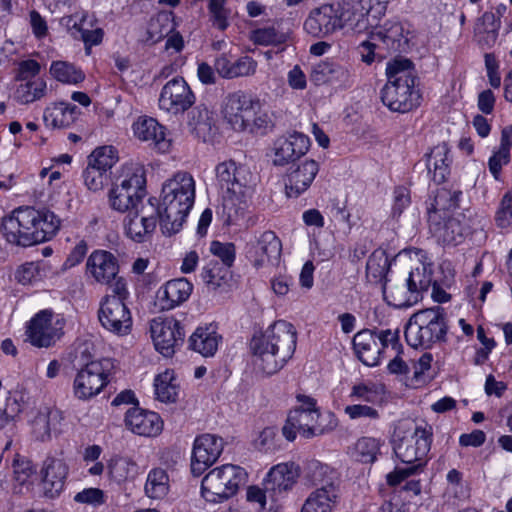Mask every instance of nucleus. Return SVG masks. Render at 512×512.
Listing matches in <instances>:
<instances>
[{
    "label": "nucleus",
    "instance_id": "obj_1",
    "mask_svg": "<svg viewBox=\"0 0 512 512\" xmlns=\"http://www.w3.org/2000/svg\"><path fill=\"white\" fill-rule=\"evenodd\" d=\"M59 227L60 220L53 212L22 206L1 219L0 232L9 244L29 247L50 240Z\"/></svg>",
    "mask_w": 512,
    "mask_h": 512
},
{
    "label": "nucleus",
    "instance_id": "obj_2",
    "mask_svg": "<svg viewBox=\"0 0 512 512\" xmlns=\"http://www.w3.org/2000/svg\"><path fill=\"white\" fill-rule=\"evenodd\" d=\"M296 343L297 332L294 326L285 320L275 321L251 339L250 348L255 357V365L266 375L277 373L292 358Z\"/></svg>",
    "mask_w": 512,
    "mask_h": 512
},
{
    "label": "nucleus",
    "instance_id": "obj_3",
    "mask_svg": "<svg viewBox=\"0 0 512 512\" xmlns=\"http://www.w3.org/2000/svg\"><path fill=\"white\" fill-rule=\"evenodd\" d=\"M195 201V181L188 172H178L165 181L161 201H153L163 234L172 235L181 229Z\"/></svg>",
    "mask_w": 512,
    "mask_h": 512
},
{
    "label": "nucleus",
    "instance_id": "obj_4",
    "mask_svg": "<svg viewBox=\"0 0 512 512\" xmlns=\"http://www.w3.org/2000/svg\"><path fill=\"white\" fill-rule=\"evenodd\" d=\"M387 83L381 90V100L391 111L407 113L420 105L421 94L415 88L417 75L414 64L407 58H395L386 66Z\"/></svg>",
    "mask_w": 512,
    "mask_h": 512
},
{
    "label": "nucleus",
    "instance_id": "obj_5",
    "mask_svg": "<svg viewBox=\"0 0 512 512\" xmlns=\"http://www.w3.org/2000/svg\"><path fill=\"white\" fill-rule=\"evenodd\" d=\"M216 181L222 193L223 207L228 210V216L237 205L245 204L252 196L256 186V178L250 169L233 160L219 163L215 168Z\"/></svg>",
    "mask_w": 512,
    "mask_h": 512
},
{
    "label": "nucleus",
    "instance_id": "obj_6",
    "mask_svg": "<svg viewBox=\"0 0 512 512\" xmlns=\"http://www.w3.org/2000/svg\"><path fill=\"white\" fill-rule=\"evenodd\" d=\"M448 331L444 308H428L414 313L405 328L407 344L413 348L428 349L444 342Z\"/></svg>",
    "mask_w": 512,
    "mask_h": 512
},
{
    "label": "nucleus",
    "instance_id": "obj_7",
    "mask_svg": "<svg viewBox=\"0 0 512 512\" xmlns=\"http://www.w3.org/2000/svg\"><path fill=\"white\" fill-rule=\"evenodd\" d=\"M145 185L146 178L142 167L127 168L124 177L118 178L108 193L110 207L120 213L138 212V208L144 205Z\"/></svg>",
    "mask_w": 512,
    "mask_h": 512
},
{
    "label": "nucleus",
    "instance_id": "obj_8",
    "mask_svg": "<svg viewBox=\"0 0 512 512\" xmlns=\"http://www.w3.org/2000/svg\"><path fill=\"white\" fill-rule=\"evenodd\" d=\"M246 478V471L238 465L216 467L203 477L201 494L208 502L221 503L234 496Z\"/></svg>",
    "mask_w": 512,
    "mask_h": 512
},
{
    "label": "nucleus",
    "instance_id": "obj_9",
    "mask_svg": "<svg viewBox=\"0 0 512 512\" xmlns=\"http://www.w3.org/2000/svg\"><path fill=\"white\" fill-rule=\"evenodd\" d=\"M431 426H415L406 431L397 430L393 438V451L405 464L426 462L432 443Z\"/></svg>",
    "mask_w": 512,
    "mask_h": 512
},
{
    "label": "nucleus",
    "instance_id": "obj_10",
    "mask_svg": "<svg viewBox=\"0 0 512 512\" xmlns=\"http://www.w3.org/2000/svg\"><path fill=\"white\" fill-rule=\"evenodd\" d=\"M297 399L302 405L289 413L282 428L284 437L288 441H293L297 432L307 439L323 434L324 428L318 424L320 412L315 407L316 401L306 395H298Z\"/></svg>",
    "mask_w": 512,
    "mask_h": 512
},
{
    "label": "nucleus",
    "instance_id": "obj_11",
    "mask_svg": "<svg viewBox=\"0 0 512 512\" xmlns=\"http://www.w3.org/2000/svg\"><path fill=\"white\" fill-rule=\"evenodd\" d=\"M113 369L111 359L91 361L77 373L74 380V394L78 399L87 400L98 393L108 383V377Z\"/></svg>",
    "mask_w": 512,
    "mask_h": 512
},
{
    "label": "nucleus",
    "instance_id": "obj_12",
    "mask_svg": "<svg viewBox=\"0 0 512 512\" xmlns=\"http://www.w3.org/2000/svg\"><path fill=\"white\" fill-rule=\"evenodd\" d=\"M64 324L63 318H57L53 321L51 311H40L30 321L27 329L28 339L33 346L48 348L60 339Z\"/></svg>",
    "mask_w": 512,
    "mask_h": 512
},
{
    "label": "nucleus",
    "instance_id": "obj_13",
    "mask_svg": "<svg viewBox=\"0 0 512 512\" xmlns=\"http://www.w3.org/2000/svg\"><path fill=\"white\" fill-rule=\"evenodd\" d=\"M260 109V102L251 95L236 91L227 95L223 106V115L235 131H245L247 123L254 116V110Z\"/></svg>",
    "mask_w": 512,
    "mask_h": 512
},
{
    "label": "nucleus",
    "instance_id": "obj_14",
    "mask_svg": "<svg viewBox=\"0 0 512 512\" xmlns=\"http://www.w3.org/2000/svg\"><path fill=\"white\" fill-rule=\"evenodd\" d=\"M282 243L275 232L267 230L247 244V257L254 267L262 268L279 262Z\"/></svg>",
    "mask_w": 512,
    "mask_h": 512
},
{
    "label": "nucleus",
    "instance_id": "obj_15",
    "mask_svg": "<svg viewBox=\"0 0 512 512\" xmlns=\"http://www.w3.org/2000/svg\"><path fill=\"white\" fill-rule=\"evenodd\" d=\"M195 102V96L186 81L176 77L168 81L162 88L159 97L160 109L177 115L188 110Z\"/></svg>",
    "mask_w": 512,
    "mask_h": 512
},
{
    "label": "nucleus",
    "instance_id": "obj_16",
    "mask_svg": "<svg viewBox=\"0 0 512 512\" xmlns=\"http://www.w3.org/2000/svg\"><path fill=\"white\" fill-rule=\"evenodd\" d=\"M154 346L165 357H171L184 341V331L174 318L154 319L151 324Z\"/></svg>",
    "mask_w": 512,
    "mask_h": 512
},
{
    "label": "nucleus",
    "instance_id": "obj_17",
    "mask_svg": "<svg viewBox=\"0 0 512 512\" xmlns=\"http://www.w3.org/2000/svg\"><path fill=\"white\" fill-rule=\"evenodd\" d=\"M101 325L117 335H126L132 327L130 310L120 298H105L98 311Z\"/></svg>",
    "mask_w": 512,
    "mask_h": 512
},
{
    "label": "nucleus",
    "instance_id": "obj_18",
    "mask_svg": "<svg viewBox=\"0 0 512 512\" xmlns=\"http://www.w3.org/2000/svg\"><path fill=\"white\" fill-rule=\"evenodd\" d=\"M223 451V440L212 434H204L194 441L191 472L200 476L220 457Z\"/></svg>",
    "mask_w": 512,
    "mask_h": 512
},
{
    "label": "nucleus",
    "instance_id": "obj_19",
    "mask_svg": "<svg viewBox=\"0 0 512 512\" xmlns=\"http://www.w3.org/2000/svg\"><path fill=\"white\" fill-rule=\"evenodd\" d=\"M299 474V466L293 462L277 464L269 470L264 479L265 491L272 499L277 500L292 489Z\"/></svg>",
    "mask_w": 512,
    "mask_h": 512
},
{
    "label": "nucleus",
    "instance_id": "obj_20",
    "mask_svg": "<svg viewBox=\"0 0 512 512\" xmlns=\"http://www.w3.org/2000/svg\"><path fill=\"white\" fill-rule=\"evenodd\" d=\"M156 198H150L146 205H141L137 211H134V217L128 216L124 226L128 237L136 242H143L146 235L151 234L155 228L159 217L155 209ZM129 215H131L129 213Z\"/></svg>",
    "mask_w": 512,
    "mask_h": 512
},
{
    "label": "nucleus",
    "instance_id": "obj_21",
    "mask_svg": "<svg viewBox=\"0 0 512 512\" xmlns=\"http://www.w3.org/2000/svg\"><path fill=\"white\" fill-rule=\"evenodd\" d=\"M309 147V138L300 132L280 137L274 142L272 162L275 166H284L306 154Z\"/></svg>",
    "mask_w": 512,
    "mask_h": 512
},
{
    "label": "nucleus",
    "instance_id": "obj_22",
    "mask_svg": "<svg viewBox=\"0 0 512 512\" xmlns=\"http://www.w3.org/2000/svg\"><path fill=\"white\" fill-rule=\"evenodd\" d=\"M69 467L63 459L47 457L41 468L42 488L48 498H56L63 491Z\"/></svg>",
    "mask_w": 512,
    "mask_h": 512
},
{
    "label": "nucleus",
    "instance_id": "obj_23",
    "mask_svg": "<svg viewBox=\"0 0 512 512\" xmlns=\"http://www.w3.org/2000/svg\"><path fill=\"white\" fill-rule=\"evenodd\" d=\"M125 425L134 434L145 437H155L163 429V421L157 413L139 407H132L126 412Z\"/></svg>",
    "mask_w": 512,
    "mask_h": 512
},
{
    "label": "nucleus",
    "instance_id": "obj_24",
    "mask_svg": "<svg viewBox=\"0 0 512 512\" xmlns=\"http://www.w3.org/2000/svg\"><path fill=\"white\" fill-rule=\"evenodd\" d=\"M62 420V413L58 409L40 408L30 421L31 433L38 441H49L61 432Z\"/></svg>",
    "mask_w": 512,
    "mask_h": 512
},
{
    "label": "nucleus",
    "instance_id": "obj_25",
    "mask_svg": "<svg viewBox=\"0 0 512 512\" xmlns=\"http://www.w3.org/2000/svg\"><path fill=\"white\" fill-rule=\"evenodd\" d=\"M319 171V164L314 160H306L291 169L285 180L286 194L290 198H297L305 192Z\"/></svg>",
    "mask_w": 512,
    "mask_h": 512
},
{
    "label": "nucleus",
    "instance_id": "obj_26",
    "mask_svg": "<svg viewBox=\"0 0 512 512\" xmlns=\"http://www.w3.org/2000/svg\"><path fill=\"white\" fill-rule=\"evenodd\" d=\"M87 272L99 283L110 284L119 272L117 258L108 251L96 250L87 260Z\"/></svg>",
    "mask_w": 512,
    "mask_h": 512
},
{
    "label": "nucleus",
    "instance_id": "obj_27",
    "mask_svg": "<svg viewBox=\"0 0 512 512\" xmlns=\"http://www.w3.org/2000/svg\"><path fill=\"white\" fill-rule=\"evenodd\" d=\"M305 30L314 37L323 38L339 29L333 4L313 10L304 22Z\"/></svg>",
    "mask_w": 512,
    "mask_h": 512
},
{
    "label": "nucleus",
    "instance_id": "obj_28",
    "mask_svg": "<svg viewBox=\"0 0 512 512\" xmlns=\"http://www.w3.org/2000/svg\"><path fill=\"white\" fill-rule=\"evenodd\" d=\"M310 80L315 85L326 83L338 84L339 86H351L352 74L350 70L333 61H321L312 67Z\"/></svg>",
    "mask_w": 512,
    "mask_h": 512
},
{
    "label": "nucleus",
    "instance_id": "obj_29",
    "mask_svg": "<svg viewBox=\"0 0 512 512\" xmlns=\"http://www.w3.org/2000/svg\"><path fill=\"white\" fill-rule=\"evenodd\" d=\"M353 348L363 364L367 366L378 365L382 352L376 331L369 329L359 331L353 337Z\"/></svg>",
    "mask_w": 512,
    "mask_h": 512
},
{
    "label": "nucleus",
    "instance_id": "obj_30",
    "mask_svg": "<svg viewBox=\"0 0 512 512\" xmlns=\"http://www.w3.org/2000/svg\"><path fill=\"white\" fill-rule=\"evenodd\" d=\"M303 480L305 485L316 487V489H338L336 471L317 460H311L306 464Z\"/></svg>",
    "mask_w": 512,
    "mask_h": 512
},
{
    "label": "nucleus",
    "instance_id": "obj_31",
    "mask_svg": "<svg viewBox=\"0 0 512 512\" xmlns=\"http://www.w3.org/2000/svg\"><path fill=\"white\" fill-rule=\"evenodd\" d=\"M192 284L185 278L168 281L157 293L160 308L171 310L185 302L192 292Z\"/></svg>",
    "mask_w": 512,
    "mask_h": 512
},
{
    "label": "nucleus",
    "instance_id": "obj_32",
    "mask_svg": "<svg viewBox=\"0 0 512 512\" xmlns=\"http://www.w3.org/2000/svg\"><path fill=\"white\" fill-rule=\"evenodd\" d=\"M135 136L142 141H151L161 152L170 148V140L166 138V129L154 118H139L133 125Z\"/></svg>",
    "mask_w": 512,
    "mask_h": 512
},
{
    "label": "nucleus",
    "instance_id": "obj_33",
    "mask_svg": "<svg viewBox=\"0 0 512 512\" xmlns=\"http://www.w3.org/2000/svg\"><path fill=\"white\" fill-rule=\"evenodd\" d=\"M188 127L191 133L203 142L213 140L217 133L214 116L205 106H196L189 113Z\"/></svg>",
    "mask_w": 512,
    "mask_h": 512
},
{
    "label": "nucleus",
    "instance_id": "obj_34",
    "mask_svg": "<svg viewBox=\"0 0 512 512\" xmlns=\"http://www.w3.org/2000/svg\"><path fill=\"white\" fill-rule=\"evenodd\" d=\"M426 157V165L429 173L432 174V180L436 184L445 182L450 174V164L452 162L447 143L443 142L434 146L430 153L426 154Z\"/></svg>",
    "mask_w": 512,
    "mask_h": 512
},
{
    "label": "nucleus",
    "instance_id": "obj_35",
    "mask_svg": "<svg viewBox=\"0 0 512 512\" xmlns=\"http://www.w3.org/2000/svg\"><path fill=\"white\" fill-rule=\"evenodd\" d=\"M221 339L212 325L198 327L189 338V347L204 357H210L217 351Z\"/></svg>",
    "mask_w": 512,
    "mask_h": 512
},
{
    "label": "nucleus",
    "instance_id": "obj_36",
    "mask_svg": "<svg viewBox=\"0 0 512 512\" xmlns=\"http://www.w3.org/2000/svg\"><path fill=\"white\" fill-rule=\"evenodd\" d=\"M403 32L404 29L400 23H385L378 30L372 32L371 39L382 42L389 51L401 52L408 44V39Z\"/></svg>",
    "mask_w": 512,
    "mask_h": 512
},
{
    "label": "nucleus",
    "instance_id": "obj_37",
    "mask_svg": "<svg viewBox=\"0 0 512 512\" xmlns=\"http://www.w3.org/2000/svg\"><path fill=\"white\" fill-rule=\"evenodd\" d=\"M78 114L79 109L77 106L60 102L47 107L44 111L43 119L48 127L67 128L75 122Z\"/></svg>",
    "mask_w": 512,
    "mask_h": 512
},
{
    "label": "nucleus",
    "instance_id": "obj_38",
    "mask_svg": "<svg viewBox=\"0 0 512 512\" xmlns=\"http://www.w3.org/2000/svg\"><path fill=\"white\" fill-rule=\"evenodd\" d=\"M382 293L387 304L396 308L410 307L418 302L417 293L402 282L388 285L387 280L382 284Z\"/></svg>",
    "mask_w": 512,
    "mask_h": 512
},
{
    "label": "nucleus",
    "instance_id": "obj_39",
    "mask_svg": "<svg viewBox=\"0 0 512 512\" xmlns=\"http://www.w3.org/2000/svg\"><path fill=\"white\" fill-rule=\"evenodd\" d=\"M338 498V489H315L305 500L301 512H332Z\"/></svg>",
    "mask_w": 512,
    "mask_h": 512
},
{
    "label": "nucleus",
    "instance_id": "obj_40",
    "mask_svg": "<svg viewBox=\"0 0 512 512\" xmlns=\"http://www.w3.org/2000/svg\"><path fill=\"white\" fill-rule=\"evenodd\" d=\"M391 262L385 250L376 249L368 258L366 264V277L371 283H381L387 281V273Z\"/></svg>",
    "mask_w": 512,
    "mask_h": 512
},
{
    "label": "nucleus",
    "instance_id": "obj_41",
    "mask_svg": "<svg viewBox=\"0 0 512 512\" xmlns=\"http://www.w3.org/2000/svg\"><path fill=\"white\" fill-rule=\"evenodd\" d=\"M47 85L43 79L21 81L16 87L13 98L19 104L27 105L43 98Z\"/></svg>",
    "mask_w": 512,
    "mask_h": 512
},
{
    "label": "nucleus",
    "instance_id": "obj_42",
    "mask_svg": "<svg viewBox=\"0 0 512 512\" xmlns=\"http://www.w3.org/2000/svg\"><path fill=\"white\" fill-rule=\"evenodd\" d=\"M429 228L435 237L445 243L456 242V229L459 222L455 218L444 219L440 214L430 213L428 217Z\"/></svg>",
    "mask_w": 512,
    "mask_h": 512
},
{
    "label": "nucleus",
    "instance_id": "obj_43",
    "mask_svg": "<svg viewBox=\"0 0 512 512\" xmlns=\"http://www.w3.org/2000/svg\"><path fill=\"white\" fill-rule=\"evenodd\" d=\"M108 474L117 483L134 478L138 473L137 464L127 457H114L107 465Z\"/></svg>",
    "mask_w": 512,
    "mask_h": 512
},
{
    "label": "nucleus",
    "instance_id": "obj_44",
    "mask_svg": "<svg viewBox=\"0 0 512 512\" xmlns=\"http://www.w3.org/2000/svg\"><path fill=\"white\" fill-rule=\"evenodd\" d=\"M169 490V477L161 468L152 469L147 476L145 493L149 498L162 499Z\"/></svg>",
    "mask_w": 512,
    "mask_h": 512
},
{
    "label": "nucleus",
    "instance_id": "obj_45",
    "mask_svg": "<svg viewBox=\"0 0 512 512\" xmlns=\"http://www.w3.org/2000/svg\"><path fill=\"white\" fill-rule=\"evenodd\" d=\"M156 398L164 403L175 402L178 397V385L174 383V375L171 371L159 374L154 380Z\"/></svg>",
    "mask_w": 512,
    "mask_h": 512
},
{
    "label": "nucleus",
    "instance_id": "obj_46",
    "mask_svg": "<svg viewBox=\"0 0 512 512\" xmlns=\"http://www.w3.org/2000/svg\"><path fill=\"white\" fill-rule=\"evenodd\" d=\"M172 30L173 24L169 15L165 13L157 14L148 23L145 41L149 44H156L168 36Z\"/></svg>",
    "mask_w": 512,
    "mask_h": 512
},
{
    "label": "nucleus",
    "instance_id": "obj_47",
    "mask_svg": "<svg viewBox=\"0 0 512 512\" xmlns=\"http://www.w3.org/2000/svg\"><path fill=\"white\" fill-rule=\"evenodd\" d=\"M50 73L58 81L68 84H77L85 79L81 69L66 61L52 62Z\"/></svg>",
    "mask_w": 512,
    "mask_h": 512
},
{
    "label": "nucleus",
    "instance_id": "obj_48",
    "mask_svg": "<svg viewBox=\"0 0 512 512\" xmlns=\"http://www.w3.org/2000/svg\"><path fill=\"white\" fill-rule=\"evenodd\" d=\"M462 195L460 190H449L440 188L437 190L434 197V202L431 208L428 209V216L430 213L439 214V212H446L456 209L459 206V199Z\"/></svg>",
    "mask_w": 512,
    "mask_h": 512
},
{
    "label": "nucleus",
    "instance_id": "obj_49",
    "mask_svg": "<svg viewBox=\"0 0 512 512\" xmlns=\"http://www.w3.org/2000/svg\"><path fill=\"white\" fill-rule=\"evenodd\" d=\"M433 282L432 271L425 265H420L411 270L406 279V285L417 293L418 301L421 299V294L427 291Z\"/></svg>",
    "mask_w": 512,
    "mask_h": 512
},
{
    "label": "nucleus",
    "instance_id": "obj_50",
    "mask_svg": "<svg viewBox=\"0 0 512 512\" xmlns=\"http://www.w3.org/2000/svg\"><path fill=\"white\" fill-rule=\"evenodd\" d=\"M117 157L115 155V150L112 146H103L96 148L89 156H88V166L98 168L99 170L108 173V171L113 167L116 163Z\"/></svg>",
    "mask_w": 512,
    "mask_h": 512
},
{
    "label": "nucleus",
    "instance_id": "obj_51",
    "mask_svg": "<svg viewBox=\"0 0 512 512\" xmlns=\"http://www.w3.org/2000/svg\"><path fill=\"white\" fill-rule=\"evenodd\" d=\"M86 18L83 17L80 22H75L72 26L73 35L75 38L81 39L85 44L86 53L89 54L91 47L93 45H98L102 42L103 39V30L101 28H96L93 30H89L85 27Z\"/></svg>",
    "mask_w": 512,
    "mask_h": 512
},
{
    "label": "nucleus",
    "instance_id": "obj_52",
    "mask_svg": "<svg viewBox=\"0 0 512 512\" xmlns=\"http://www.w3.org/2000/svg\"><path fill=\"white\" fill-rule=\"evenodd\" d=\"M379 452V442L372 437H362L354 448V457L362 463H372Z\"/></svg>",
    "mask_w": 512,
    "mask_h": 512
},
{
    "label": "nucleus",
    "instance_id": "obj_53",
    "mask_svg": "<svg viewBox=\"0 0 512 512\" xmlns=\"http://www.w3.org/2000/svg\"><path fill=\"white\" fill-rule=\"evenodd\" d=\"M250 40L262 46L279 45L286 41V36L274 27H263L252 30Z\"/></svg>",
    "mask_w": 512,
    "mask_h": 512
},
{
    "label": "nucleus",
    "instance_id": "obj_54",
    "mask_svg": "<svg viewBox=\"0 0 512 512\" xmlns=\"http://www.w3.org/2000/svg\"><path fill=\"white\" fill-rule=\"evenodd\" d=\"M227 274V269L220 265L216 260H211L203 267L201 278L204 283L211 289L216 290L222 285Z\"/></svg>",
    "mask_w": 512,
    "mask_h": 512
},
{
    "label": "nucleus",
    "instance_id": "obj_55",
    "mask_svg": "<svg viewBox=\"0 0 512 512\" xmlns=\"http://www.w3.org/2000/svg\"><path fill=\"white\" fill-rule=\"evenodd\" d=\"M386 0H361V13L360 18L357 20L356 24L353 26V31L357 33H361L365 31L368 27V16L369 14L375 10L376 13L381 14L385 10Z\"/></svg>",
    "mask_w": 512,
    "mask_h": 512
},
{
    "label": "nucleus",
    "instance_id": "obj_56",
    "mask_svg": "<svg viewBox=\"0 0 512 512\" xmlns=\"http://www.w3.org/2000/svg\"><path fill=\"white\" fill-rule=\"evenodd\" d=\"M83 179L84 184L89 190L97 192L102 190L108 183L109 174L99 170V167L94 168L87 165L86 169L83 171Z\"/></svg>",
    "mask_w": 512,
    "mask_h": 512
},
{
    "label": "nucleus",
    "instance_id": "obj_57",
    "mask_svg": "<svg viewBox=\"0 0 512 512\" xmlns=\"http://www.w3.org/2000/svg\"><path fill=\"white\" fill-rule=\"evenodd\" d=\"M209 22L211 26L220 31H225L230 26L231 10L226 6H209Z\"/></svg>",
    "mask_w": 512,
    "mask_h": 512
},
{
    "label": "nucleus",
    "instance_id": "obj_58",
    "mask_svg": "<svg viewBox=\"0 0 512 512\" xmlns=\"http://www.w3.org/2000/svg\"><path fill=\"white\" fill-rule=\"evenodd\" d=\"M510 150L501 142L497 151L489 158L488 167L495 180H499L502 167L510 162Z\"/></svg>",
    "mask_w": 512,
    "mask_h": 512
},
{
    "label": "nucleus",
    "instance_id": "obj_59",
    "mask_svg": "<svg viewBox=\"0 0 512 512\" xmlns=\"http://www.w3.org/2000/svg\"><path fill=\"white\" fill-rule=\"evenodd\" d=\"M495 223L498 228H508L512 224V193L507 192L496 211Z\"/></svg>",
    "mask_w": 512,
    "mask_h": 512
},
{
    "label": "nucleus",
    "instance_id": "obj_60",
    "mask_svg": "<svg viewBox=\"0 0 512 512\" xmlns=\"http://www.w3.org/2000/svg\"><path fill=\"white\" fill-rule=\"evenodd\" d=\"M408 465L409 466L405 468L396 467L391 473H389L387 475L388 485L397 486L409 476L420 473L425 467L426 462H419Z\"/></svg>",
    "mask_w": 512,
    "mask_h": 512
},
{
    "label": "nucleus",
    "instance_id": "obj_61",
    "mask_svg": "<svg viewBox=\"0 0 512 512\" xmlns=\"http://www.w3.org/2000/svg\"><path fill=\"white\" fill-rule=\"evenodd\" d=\"M210 251L213 255L218 257L226 268L233 265L235 260V245L233 243H221L213 241L210 245Z\"/></svg>",
    "mask_w": 512,
    "mask_h": 512
},
{
    "label": "nucleus",
    "instance_id": "obj_62",
    "mask_svg": "<svg viewBox=\"0 0 512 512\" xmlns=\"http://www.w3.org/2000/svg\"><path fill=\"white\" fill-rule=\"evenodd\" d=\"M273 127L272 121L267 113L254 110V116L247 123L245 131L255 134H265Z\"/></svg>",
    "mask_w": 512,
    "mask_h": 512
},
{
    "label": "nucleus",
    "instance_id": "obj_63",
    "mask_svg": "<svg viewBox=\"0 0 512 512\" xmlns=\"http://www.w3.org/2000/svg\"><path fill=\"white\" fill-rule=\"evenodd\" d=\"M74 501L98 506L104 503V492L99 488H86L74 496Z\"/></svg>",
    "mask_w": 512,
    "mask_h": 512
},
{
    "label": "nucleus",
    "instance_id": "obj_64",
    "mask_svg": "<svg viewBox=\"0 0 512 512\" xmlns=\"http://www.w3.org/2000/svg\"><path fill=\"white\" fill-rule=\"evenodd\" d=\"M14 477L20 484H24L34 473V467L31 461L25 458H16L13 460Z\"/></svg>",
    "mask_w": 512,
    "mask_h": 512
}]
</instances>
